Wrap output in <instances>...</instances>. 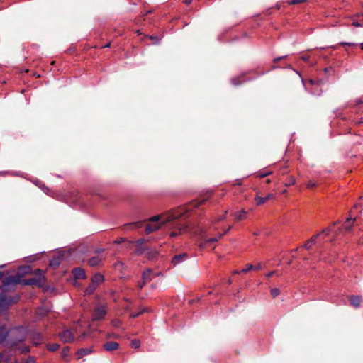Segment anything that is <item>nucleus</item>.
<instances>
[{
	"mask_svg": "<svg viewBox=\"0 0 363 363\" xmlns=\"http://www.w3.org/2000/svg\"><path fill=\"white\" fill-rule=\"evenodd\" d=\"M182 216V213L170 212L166 215H157L149 218L152 224L147 225L145 232L150 234L158 230L162 225L170 223V227L174 230L169 233V236L174 238L179 234L186 232L188 228L186 223L177 220Z\"/></svg>",
	"mask_w": 363,
	"mask_h": 363,
	"instance_id": "obj_1",
	"label": "nucleus"
},
{
	"mask_svg": "<svg viewBox=\"0 0 363 363\" xmlns=\"http://www.w3.org/2000/svg\"><path fill=\"white\" fill-rule=\"evenodd\" d=\"M194 233L199 236L201 247L211 245L218 241L223 236V234L218 231V228L213 221L202 226H197L194 230Z\"/></svg>",
	"mask_w": 363,
	"mask_h": 363,
	"instance_id": "obj_2",
	"label": "nucleus"
},
{
	"mask_svg": "<svg viewBox=\"0 0 363 363\" xmlns=\"http://www.w3.org/2000/svg\"><path fill=\"white\" fill-rule=\"evenodd\" d=\"M9 333L11 345H16L18 342L23 341L26 337V331L22 327L13 328L9 332Z\"/></svg>",
	"mask_w": 363,
	"mask_h": 363,
	"instance_id": "obj_3",
	"label": "nucleus"
},
{
	"mask_svg": "<svg viewBox=\"0 0 363 363\" xmlns=\"http://www.w3.org/2000/svg\"><path fill=\"white\" fill-rule=\"evenodd\" d=\"M35 277H32L26 280V284L28 285H37L40 287L43 286L45 284V277L43 272L40 269L35 270Z\"/></svg>",
	"mask_w": 363,
	"mask_h": 363,
	"instance_id": "obj_4",
	"label": "nucleus"
},
{
	"mask_svg": "<svg viewBox=\"0 0 363 363\" xmlns=\"http://www.w3.org/2000/svg\"><path fill=\"white\" fill-rule=\"evenodd\" d=\"M107 310L106 306L104 305L98 304L94 312H93V320H100L104 318L105 315H106Z\"/></svg>",
	"mask_w": 363,
	"mask_h": 363,
	"instance_id": "obj_5",
	"label": "nucleus"
},
{
	"mask_svg": "<svg viewBox=\"0 0 363 363\" xmlns=\"http://www.w3.org/2000/svg\"><path fill=\"white\" fill-rule=\"evenodd\" d=\"M18 299V297L12 298L5 294H0V310L4 309L11 303H16Z\"/></svg>",
	"mask_w": 363,
	"mask_h": 363,
	"instance_id": "obj_6",
	"label": "nucleus"
},
{
	"mask_svg": "<svg viewBox=\"0 0 363 363\" xmlns=\"http://www.w3.org/2000/svg\"><path fill=\"white\" fill-rule=\"evenodd\" d=\"M60 340L64 342H71L74 340V334L69 330H65L59 335Z\"/></svg>",
	"mask_w": 363,
	"mask_h": 363,
	"instance_id": "obj_7",
	"label": "nucleus"
},
{
	"mask_svg": "<svg viewBox=\"0 0 363 363\" xmlns=\"http://www.w3.org/2000/svg\"><path fill=\"white\" fill-rule=\"evenodd\" d=\"M104 259V257L101 255H96L92 257H91L88 260V264L89 266L95 267L99 265L102 260Z\"/></svg>",
	"mask_w": 363,
	"mask_h": 363,
	"instance_id": "obj_8",
	"label": "nucleus"
},
{
	"mask_svg": "<svg viewBox=\"0 0 363 363\" xmlns=\"http://www.w3.org/2000/svg\"><path fill=\"white\" fill-rule=\"evenodd\" d=\"M73 276L77 279H85L86 274L84 269L82 268H74L72 270Z\"/></svg>",
	"mask_w": 363,
	"mask_h": 363,
	"instance_id": "obj_9",
	"label": "nucleus"
},
{
	"mask_svg": "<svg viewBox=\"0 0 363 363\" xmlns=\"http://www.w3.org/2000/svg\"><path fill=\"white\" fill-rule=\"evenodd\" d=\"M188 255L186 253L175 255L172 259V263L175 266L186 259Z\"/></svg>",
	"mask_w": 363,
	"mask_h": 363,
	"instance_id": "obj_10",
	"label": "nucleus"
},
{
	"mask_svg": "<svg viewBox=\"0 0 363 363\" xmlns=\"http://www.w3.org/2000/svg\"><path fill=\"white\" fill-rule=\"evenodd\" d=\"M154 275L153 271L151 269H147L143 273L142 279L144 282H148L152 279Z\"/></svg>",
	"mask_w": 363,
	"mask_h": 363,
	"instance_id": "obj_11",
	"label": "nucleus"
},
{
	"mask_svg": "<svg viewBox=\"0 0 363 363\" xmlns=\"http://www.w3.org/2000/svg\"><path fill=\"white\" fill-rule=\"evenodd\" d=\"M119 345L116 342H107L104 344V348L106 351H113L118 348Z\"/></svg>",
	"mask_w": 363,
	"mask_h": 363,
	"instance_id": "obj_12",
	"label": "nucleus"
},
{
	"mask_svg": "<svg viewBox=\"0 0 363 363\" xmlns=\"http://www.w3.org/2000/svg\"><path fill=\"white\" fill-rule=\"evenodd\" d=\"M30 339H31L32 342L35 345H40L41 343V342L43 341L42 336L39 333H32Z\"/></svg>",
	"mask_w": 363,
	"mask_h": 363,
	"instance_id": "obj_13",
	"label": "nucleus"
},
{
	"mask_svg": "<svg viewBox=\"0 0 363 363\" xmlns=\"http://www.w3.org/2000/svg\"><path fill=\"white\" fill-rule=\"evenodd\" d=\"M104 280V276L99 273L95 274L91 279V281L94 282L96 286L101 284Z\"/></svg>",
	"mask_w": 363,
	"mask_h": 363,
	"instance_id": "obj_14",
	"label": "nucleus"
},
{
	"mask_svg": "<svg viewBox=\"0 0 363 363\" xmlns=\"http://www.w3.org/2000/svg\"><path fill=\"white\" fill-rule=\"evenodd\" d=\"M350 302L352 306L357 308L360 306L362 299L361 297L359 296H352L350 298Z\"/></svg>",
	"mask_w": 363,
	"mask_h": 363,
	"instance_id": "obj_15",
	"label": "nucleus"
},
{
	"mask_svg": "<svg viewBox=\"0 0 363 363\" xmlns=\"http://www.w3.org/2000/svg\"><path fill=\"white\" fill-rule=\"evenodd\" d=\"M273 198H274L273 194H269L265 197H261V196H257L255 197V201H257V205H262V204L264 203L267 200L273 199Z\"/></svg>",
	"mask_w": 363,
	"mask_h": 363,
	"instance_id": "obj_16",
	"label": "nucleus"
},
{
	"mask_svg": "<svg viewBox=\"0 0 363 363\" xmlns=\"http://www.w3.org/2000/svg\"><path fill=\"white\" fill-rule=\"evenodd\" d=\"M142 225H143V222L138 221V222H133V223L126 224L125 228L127 230H133V229L140 228L142 227Z\"/></svg>",
	"mask_w": 363,
	"mask_h": 363,
	"instance_id": "obj_17",
	"label": "nucleus"
},
{
	"mask_svg": "<svg viewBox=\"0 0 363 363\" xmlns=\"http://www.w3.org/2000/svg\"><path fill=\"white\" fill-rule=\"evenodd\" d=\"M234 216L237 220H245L247 218V211L244 209H242L239 213H234Z\"/></svg>",
	"mask_w": 363,
	"mask_h": 363,
	"instance_id": "obj_18",
	"label": "nucleus"
},
{
	"mask_svg": "<svg viewBox=\"0 0 363 363\" xmlns=\"http://www.w3.org/2000/svg\"><path fill=\"white\" fill-rule=\"evenodd\" d=\"M18 280L15 277H9L3 281L4 286L18 283Z\"/></svg>",
	"mask_w": 363,
	"mask_h": 363,
	"instance_id": "obj_19",
	"label": "nucleus"
},
{
	"mask_svg": "<svg viewBox=\"0 0 363 363\" xmlns=\"http://www.w3.org/2000/svg\"><path fill=\"white\" fill-rule=\"evenodd\" d=\"M9 334V331L5 326H0V343L4 342L6 337Z\"/></svg>",
	"mask_w": 363,
	"mask_h": 363,
	"instance_id": "obj_20",
	"label": "nucleus"
},
{
	"mask_svg": "<svg viewBox=\"0 0 363 363\" xmlns=\"http://www.w3.org/2000/svg\"><path fill=\"white\" fill-rule=\"evenodd\" d=\"M98 286H96L94 282L91 281L89 285L86 288L85 293L86 294H91L96 289Z\"/></svg>",
	"mask_w": 363,
	"mask_h": 363,
	"instance_id": "obj_21",
	"label": "nucleus"
},
{
	"mask_svg": "<svg viewBox=\"0 0 363 363\" xmlns=\"http://www.w3.org/2000/svg\"><path fill=\"white\" fill-rule=\"evenodd\" d=\"M143 253H145V256L148 259H154L157 257V252L156 251L151 250L150 249H146L144 250Z\"/></svg>",
	"mask_w": 363,
	"mask_h": 363,
	"instance_id": "obj_22",
	"label": "nucleus"
},
{
	"mask_svg": "<svg viewBox=\"0 0 363 363\" xmlns=\"http://www.w3.org/2000/svg\"><path fill=\"white\" fill-rule=\"evenodd\" d=\"M144 242H145V240L143 239L138 240L136 242L137 245H138V248H137L136 252H137L138 255H142L145 252L144 251L145 250H143L142 248V245L144 243Z\"/></svg>",
	"mask_w": 363,
	"mask_h": 363,
	"instance_id": "obj_23",
	"label": "nucleus"
},
{
	"mask_svg": "<svg viewBox=\"0 0 363 363\" xmlns=\"http://www.w3.org/2000/svg\"><path fill=\"white\" fill-rule=\"evenodd\" d=\"M354 220H355V218H347L346 221L343 224V228L347 230H350L352 227V223L353 222H354Z\"/></svg>",
	"mask_w": 363,
	"mask_h": 363,
	"instance_id": "obj_24",
	"label": "nucleus"
},
{
	"mask_svg": "<svg viewBox=\"0 0 363 363\" xmlns=\"http://www.w3.org/2000/svg\"><path fill=\"white\" fill-rule=\"evenodd\" d=\"M91 352V350L89 348H82L79 350L78 354L80 356H84L90 354Z\"/></svg>",
	"mask_w": 363,
	"mask_h": 363,
	"instance_id": "obj_25",
	"label": "nucleus"
},
{
	"mask_svg": "<svg viewBox=\"0 0 363 363\" xmlns=\"http://www.w3.org/2000/svg\"><path fill=\"white\" fill-rule=\"evenodd\" d=\"M148 311V309L146 308H143V309H141L138 313H130V318H136L138 317L139 315H140L141 313H144V312H147Z\"/></svg>",
	"mask_w": 363,
	"mask_h": 363,
	"instance_id": "obj_26",
	"label": "nucleus"
},
{
	"mask_svg": "<svg viewBox=\"0 0 363 363\" xmlns=\"http://www.w3.org/2000/svg\"><path fill=\"white\" fill-rule=\"evenodd\" d=\"M47 347L50 351H56L60 348V345L57 343L50 344Z\"/></svg>",
	"mask_w": 363,
	"mask_h": 363,
	"instance_id": "obj_27",
	"label": "nucleus"
},
{
	"mask_svg": "<svg viewBox=\"0 0 363 363\" xmlns=\"http://www.w3.org/2000/svg\"><path fill=\"white\" fill-rule=\"evenodd\" d=\"M227 213H228V211H225L223 215H222V216H219L218 218H217L214 219V220H212V221H213L214 223H217V222H220V221H221V220H225Z\"/></svg>",
	"mask_w": 363,
	"mask_h": 363,
	"instance_id": "obj_28",
	"label": "nucleus"
},
{
	"mask_svg": "<svg viewBox=\"0 0 363 363\" xmlns=\"http://www.w3.org/2000/svg\"><path fill=\"white\" fill-rule=\"evenodd\" d=\"M130 345L133 348H138L140 346V342L138 340L131 341Z\"/></svg>",
	"mask_w": 363,
	"mask_h": 363,
	"instance_id": "obj_29",
	"label": "nucleus"
},
{
	"mask_svg": "<svg viewBox=\"0 0 363 363\" xmlns=\"http://www.w3.org/2000/svg\"><path fill=\"white\" fill-rule=\"evenodd\" d=\"M270 293H271L272 296L274 298L280 294V291H279V289L274 288V289H271Z\"/></svg>",
	"mask_w": 363,
	"mask_h": 363,
	"instance_id": "obj_30",
	"label": "nucleus"
},
{
	"mask_svg": "<svg viewBox=\"0 0 363 363\" xmlns=\"http://www.w3.org/2000/svg\"><path fill=\"white\" fill-rule=\"evenodd\" d=\"M60 264V261L59 258H55L52 259L50 262V266H58Z\"/></svg>",
	"mask_w": 363,
	"mask_h": 363,
	"instance_id": "obj_31",
	"label": "nucleus"
},
{
	"mask_svg": "<svg viewBox=\"0 0 363 363\" xmlns=\"http://www.w3.org/2000/svg\"><path fill=\"white\" fill-rule=\"evenodd\" d=\"M115 267L116 269H119L122 270V269H125V264L122 262L118 261L115 264Z\"/></svg>",
	"mask_w": 363,
	"mask_h": 363,
	"instance_id": "obj_32",
	"label": "nucleus"
},
{
	"mask_svg": "<svg viewBox=\"0 0 363 363\" xmlns=\"http://www.w3.org/2000/svg\"><path fill=\"white\" fill-rule=\"evenodd\" d=\"M254 269V266L251 264H248L246 267V268L242 269V272H244V273H246V272H248L249 271H250L251 269Z\"/></svg>",
	"mask_w": 363,
	"mask_h": 363,
	"instance_id": "obj_33",
	"label": "nucleus"
},
{
	"mask_svg": "<svg viewBox=\"0 0 363 363\" xmlns=\"http://www.w3.org/2000/svg\"><path fill=\"white\" fill-rule=\"evenodd\" d=\"M111 325L115 328H118L121 325V321L118 319L113 320Z\"/></svg>",
	"mask_w": 363,
	"mask_h": 363,
	"instance_id": "obj_34",
	"label": "nucleus"
},
{
	"mask_svg": "<svg viewBox=\"0 0 363 363\" xmlns=\"http://www.w3.org/2000/svg\"><path fill=\"white\" fill-rule=\"evenodd\" d=\"M320 235V234H317V235H313L310 240L309 241L311 242V244H314L315 242V240L316 239L318 238V237Z\"/></svg>",
	"mask_w": 363,
	"mask_h": 363,
	"instance_id": "obj_35",
	"label": "nucleus"
},
{
	"mask_svg": "<svg viewBox=\"0 0 363 363\" xmlns=\"http://www.w3.org/2000/svg\"><path fill=\"white\" fill-rule=\"evenodd\" d=\"M25 363H35V359H34V357H29Z\"/></svg>",
	"mask_w": 363,
	"mask_h": 363,
	"instance_id": "obj_36",
	"label": "nucleus"
},
{
	"mask_svg": "<svg viewBox=\"0 0 363 363\" xmlns=\"http://www.w3.org/2000/svg\"><path fill=\"white\" fill-rule=\"evenodd\" d=\"M307 188H313L315 186V183H314L312 181H309L308 183H307Z\"/></svg>",
	"mask_w": 363,
	"mask_h": 363,
	"instance_id": "obj_37",
	"label": "nucleus"
},
{
	"mask_svg": "<svg viewBox=\"0 0 363 363\" xmlns=\"http://www.w3.org/2000/svg\"><path fill=\"white\" fill-rule=\"evenodd\" d=\"M270 174H271V172H267L264 173H259L258 176L261 178H263V177H265L269 175Z\"/></svg>",
	"mask_w": 363,
	"mask_h": 363,
	"instance_id": "obj_38",
	"label": "nucleus"
},
{
	"mask_svg": "<svg viewBox=\"0 0 363 363\" xmlns=\"http://www.w3.org/2000/svg\"><path fill=\"white\" fill-rule=\"evenodd\" d=\"M312 245L313 244H311V242L309 240H308L306 242V243L305 244V248H306L307 250H309V249H311Z\"/></svg>",
	"mask_w": 363,
	"mask_h": 363,
	"instance_id": "obj_39",
	"label": "nucleus"
},
{
	"mask_svg": "<svg viewBox=\"0 0 363 363\" xmlns=\"http://www.w3.org/2000/svg\"><path fill=\"white\" fill-rule=\"evenodd\" d=\"M231 82L234 85H238V84H240L241 83L240 82L237 81L236 79H232Z\"/></svg>",
	"mask_w": 363,
	"mask_h": 363,
	"instance_id": "obj_40",
	"label": "nucleus"
},
{
	"mask_svg": "<svg viewBox=\"0 0 363 363\" xmlns=\"http://www.w3.org/2000/svg\"><path fill=\"white\" fill-rule=\"evenodd\" d=\"M303 1H304V0H291L290 3L291 4H298V3L303 2Z\"/></svg>",
	"mask_w": 363,
	"mask_h": 363,
	"instance_id": "obj_41",
	"label": "nucleus"
},
{
	"mask_svg": "<svg viewBox=\"0 0 363 363\" xmlns=\"http://www.w3.org/2000/svg\"><path fill=\"white\" fill-rule=\"evenodd\" d=\"M309 57H310V56H309V55H302L301 58L303 61L307 62V61L309 60Z\"/></svg>",
	"mask_w": 363,
	"mask_h": 363,
	"instance_id": "obj_42",
	"label": "nucleus"
},
{
	"mask_svg": "<svg viewBox=\"0 0 363 363\" xmlns=\"http://www.w3.org/2000/svg\"><path fill=\"white\" fill-rule=\"evenodd\" d=\"M341 45H350V46H354V45H355V44H354V43H345V42H342V43H341Z\"/></svg>",
	"mask_w": 363,
	"mask_h": 363,
	"instance_id": "obj_43",
	"label": "nucleus"
},
{
	"mask_svg": "<svg viewBox=\"0 0 363 363\" xmlns=\"http://www.w3.org/2000/svg\"><path fill=\"white\" fill-rule=\"evenodd\" d=\"M146 283L147 282H144V281H143L142 283H138V288L139 289H143Z\"/></svg>",
	"mask_w": 363,
	"mask_h": 363,
	"instance_id": "obj_44",
	"label": "nucleus"
},
{
	"mask_svg": "<svg viewBox=\"0 0 363 363\" xmlns=\"http://www.w3.org/2000/svg\"><path fill=\"white\" fill-rule=\"evenodd\" d=\"M67 350H68V347H66L63 350V351H62V357H63L64 358H65V357H66V355H67V353H66V352H67Z\"/></svg>",
	"mask_w": 363,
	"mask_h": 363,
	"instance_id": "obj_45",
	"label": "nucleus"
},
{
	"mask_svg": "<svg viewBox=\"0 0 363 363\" xmlns=\"http://www.w3.org/2000/svg\"><path fill=\"white\" fill-rule=\"evenodd\" d=\"M329 232H330V230L328 229V228H325V229H323L322 231H321V233H325V235H328L329 234Z\"/></svg>",
	"mask_w": 363,
	"mask_h": 363,
	"instance_id": "obj_46",
	"label": "nucleus"
},
{
	"mask_svg": "<svg viewBox=\"0 0 363 363\" xmlns=\"http://www.w3.org/2000/svg\"><path fill=\"white\" fill-rule=\"evenodd\" d=\"M275 273H276V272H275V271H272V272H269V273L267 274H266V277H272V275H274Z\"/></svg>",
	"mask_w": 363,
	"mask_h": 363,
	"instance_id": "obj_47",
	"label": "nucleus"
},
{
	"mask_svg": "<svg viewBox=\"0 0 363 363\" xmlns=\"http://www.w3.org/2000/svg\"><path fill=\"white\" fill-rule=\"evenodd\" d=\"M254 269H256V270H260L262 269L261 264H259L257 266L254 267Z\"/></svg>",
	"mask_w": 363,
	"mask_h": 363,
	"instance_id": "obj_48",
	"label": "nucleus"
},
{
	"mask_svg": "<svg viewBox=\"0 0 363 363\" xmlns=\"http://www.w3.org/2000/svg\"><path fill=\"white\" fill-rule=\"evenodd\" d=\"M285 57H286V56H282V57H279L275 58V59L274 60V62H278L279 60H281V59H284V58H285Z\"/></svg>",
	"mask_w": 363,
	"mask_h": 363,
	"instance_id": "obj_49",
	"label": "nucleus"
},
{
	"mask_svg": "<svg viewBox=\"0 0 363 363\" xmlns=\"http://www.w3.org/2000/svg\"><path fill=\"white\" fill-rule=\"evenodd\" d=\"M231 228H232V227H231V226H230L228 228H226L225 230H224V233H222V234H223V235L224 234L227 233H228V232L231 229Z\"/></svg>",
	"mask_w": 363,
	"mask_h": 363,
	"instance_id": "obj_50",
	"label": "nucleus"
},
{
	"mask_svg": "<svg viewBox=\"0 0 363 363\" xmlns=\"http://www.w3.org/2000/svg\"><path fill=\"white\" fill-rule=\"evenodd\" d=\"M103 252H104V249H102V248H99L96 250V252H97V253H101Z\"/></svg>",
	"mask_w": 363,
	"mask_h": 363,
	"instance_id": "obj_51",
	"label": "nucleus"
},
{
	"mask_svg": "<svg viewBox=\"0 0 363 363\" xmlns=\"http://www.w3.org/2000/svg\"><path fill=\"white\" fill-rule=\"evenodd\" d=\"M353 25L356 27H359L361 26V24L357 23V22H353Z\"/></svg>",
	"mask_w": 363,
	"mask_h": 363,
	"instance_id": "obj_52",
	"label": "nucleus"
},
{
	"mask_svg": "<svg viewBox=\"0 0 363 363\" xmlns=\"http://www.w3.org/2000/svg\"><path fill=\"white\" fill-rule=\"evenodd\" d=\"M295 183V180L294 178H291V179L290 180V184H294Z\"/></svg>",
	"mask_w": 363,
	"mask_h": 363,
	"instance_id": "obj_53",
	"label": "nucleus"
},
{
	"mask_svg": "<svg viewBox=\"0 0 363 363\" xmlns=\"http://www.w3.org/2000/svg\"><path fill=\"white\" fill-rule=\"evenodd\" d=\"M236 182L237 183L235 184H237V185H240L242 184V181L241 180H237Z\"/></svg>",
	"mask_w": 363,
	"mask_h": 363,
	"instance_id": "obj_54",
	"label": "nucleus"
},
{
	"mask_svg": "<svg viewBox=\"0 0 363 363\" xmlns=\"http://www.w3.org/2000/svg\"><path fill=\"white\" fill-rule=\"evenodd\" d=\"M123 241V238H121L120 240H116V243H121V242H122Z\"/></svg>",
	"mask_w": 363,
	"mask_h": 363,
	"instance_id": "obj_55",
	"label": "nucleus"
},
{
	"mask_svg": "<svg viewBox=\"0 0 363 363\" xmlns=\"http://www.w3.org/2000/svg\"><path fill=\"white\" fill-rule=\"evenodd\" d=\"M191 2V0H186V1H185V3H186V4H190Z\"/></svg>",
	"mask_w": 363,
	"mask_h": 363,
	"instance_id": "obj_56",
	"label": "nucleus"
},
{
	"mask_svg": "<svg viewBox=\"0 0 363 363\" xmlns=\"http://www.w3.org/2000/svg\"><path fill=\"white\" fill-rule=\"evenodd\" d=\"M86 336V333H83L82 335H81V337L83 338Z\"/></svg>",
	"mask_w": 363,
	"mask_h": 363,
	"instance_id": "obj_57",
	"label": "nucleus"
},
{
	"mask_svg": "<svg viewBox=\"0 0 363 363\" xmlns=\"http://www.w3.org/2000/svg\"><path fill=\"white\" fill-rule=\"evenodd\" d=\"M3 277V273L0 272V280L2 279Z\"/></svg>",
	"mask_w": 363,
	"mask_h": 363,
	"instance_id": "obj_58",
	"label": "nucleus"
},
{
	"mask_svg": "<svg viewBox=\"0 0 363 363\" xmlns=\"http://www.w3.org/2000/svg\"><path fill=\"white\" fill-rule=\"evenodd\" d=\"M240 272H241V271L240 272V271H237V270H236V271H235V272H234V274H239V273H240Z\"/></svg>",
	"mask_w": 363,
	"mask_h": 363,
	"instance_id": "obj_59",
	"label": "nucleus"
},
{
	"mask_svg": "<svg viewBox=\"0 0 363 363\" xmlns=\"http://www.w3.org/2000/svg\"><path fill=\"white\" fill-rule=\"evenodd\" d=\"M23 351H25V352H28L29 350H28V349L27 347H25V349L23 350Z\"/></svg>",
	"mask_w": 363,
	"mask_h": 363,
	"instance_id": "obj_60",
	"label": "nucleus"
},
{
	"mask_svg": "<svg viewBox=\"0 0 363 363\" xmlns=\"http://www.w3.org/2000/svg\"><path fill=\"white\" fill-rule=\"evenodd\" d=\"M310 83H311V84H314V81H313V80H310Z\"/></svg>",
	"mask_w": 363,
	"mask_h": 363,
	"instance_id": "obj_61",
	"label": "nucleus"
},
{
	"mask_svg": "<svg viewBox=\"0 0 363 363\" xmlns=\"http://www.w3.org/2000/svg\"><path fill=\"white\" fill-rule=\"evenodd\" d=\"M109 45H110V43H108V44L104 46V48L109 47Z\"/></svg>",
	"mask_w": 363,
	"mask_h": 363,
	"instance_id": "obj_62",
	"label": "nucleus"
},
{
	"mask_svg": "<svg viewBox=\"0 0 363 363\" xmlns=\"http://www.w3.org/2000/svg\"><path fill=\"white\" fill-rule=\"evenodd\" d=\"M362 49H363V43L360 44Z\"/></svg>",
	"mask_w": 363,
	"mask_h": 363,
	"instance_id": "obj_63",
	"label": "nucleus"
},
{
	"mask_svg": "<svg viewBox=\"0 0 363 363\" xmlns=\"http://www.w3.org/2000/svg\"><path fill=\"white\" fill-rule=\"evenodd\" d=\"M267 183H269V182H270V180H269V179H267Z\"/></svg>",
	"mask_w": 363,
	"mask_h": 363,
	"instance_id": "obj_64",
	"label": "nucleus"
}]
</instances>
